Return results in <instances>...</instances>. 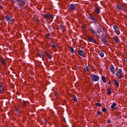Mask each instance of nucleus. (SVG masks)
Here are the masks:
<instances>
[{"label": "nucleus", "instance_id": "21", "mask_svg": "<svg viewBox=\"0 0 127 127\" xmlns=\"http://www.w3.org/2000/svg\"><path fill=\"white\" fill-rule=\"evenodd\" d=\"M46 55L48 57V58L49 59H51V56H50V54L48 52H46Z\"/></svg>", "mask_w": 127, "mask_h": 127}, {"label": "nucleus", "instance_id": "15", "mask_svg": "<svg viewBox=\"0 0 127 127\" xmlns=\"http://www.w3.org/2000/svg\"><path fill=\"white\" fill-rule=\"evenodd\" d=\"M117 106V103H114L112 105H111V108L112 109V111H115L116 110V106Z\"/></svg>", "mask_w": 127, "mask_h": 127}, {"label": "nucleus", "instance_id": "22", "mask_svg": "<svg viewBox=\"0 0 127 127\" xmlns=\"http://www.w3.org/2000/svg\"><path fill=\"white\" fill-rule=\"evenodd\" d=\"M114 83H115V85H116V86H117V87H119V86H120V83H119V82H118V80L115 79Z\"/></svg>", "mask_w": 127, "mask_h": 127}, {"label": "nucleus", "instance_id": "8", "mask_svg": "<svg viewBox=\"0 0 127 127\" xmlns=\"http://www.w3.org/2000/svg\"><path fill=\"white\" fill-rule=\"evenodd\" d=\"M110 70L111 72L112 73L113 75H115V67H114V65L111 64Z\"/></svg>", "mask_w": 127, "mask_h": 127}, {"label": "nucleus", "instance_id": "39", "mask_svg": "<svg viewBox=\"0 0 127 127\" xmlns=\"http://www.w3.org/2000/svg\"><path fill=\"white\" fill-rule=\"evenodd\" d=\"M24 105L25 106V102H24Z\"/></svg>", "mask_w": 127, "mask_h": 127}, {"label": "nucleus", "instance_id": "14", "mask_svg": "<svg viewBox=\"0 0 127 127\" xmlns=\"http://www.w3.org/2000/svg\"><path fill=\"white\" fill-rule=\"evenodd\" d=\"M88 39L90 41V42H92V43H94L95 40H94V38H92V37H88Z\"/></svg>", "mask_w": 127, "mask_h": 127}, {"label": "nucleus", "instance_id": "19", "mask_svg": "<svg viewBox=\"0 0 127 127\" xmlns=\"http://www.w3.org/2000/svg\"><path fill=\"white\" fill-rule=\"evenodd\" d=\"M47 27L49 28V31H52V29H53V27L50 26L48 24L47 25Z\"/></svg>", "mask_w": 127, "mask_h": 127}, {"label": "nucleus", "instance_id": "34", "mask_svg": "<svg viewBox=\"0 0 127 127\" xmlns=\"http://www.w3.org/2000/svg\"><path fill=\"white\" fill-rule=\"evenodd\" d=\"M97 115H98V116H100V115H101V112L98 111L97 112Z\"/></svg>", "mask_w": 127, "mask_h": 127}, {"label": "nucleus", "instance_id": "13", "mask_svg": "<svg viewBox=\"0 0 127 127\" xmlns=\"http://www.w3.org/2000/svg\"><path fill=\"white\" fill-rule=\"evenodd\" d=\"M117 8H118V9H120V10L125 9V7L122 5H117Z\"/></svg>", "mask_w": 127, "mask_h": 127}, {"label": "nucleus", "instance_id": "9", "mask_svg": "<svg viewBox=\"0 0 127 127\" xmlns=\"http://www.w3.org/2000/svg\"><path fill=\"white\" fill-rule=\"evenodd\" d=\"M78 54L81 56V57H85V52L83 51L79 50L78 51Z\"/></svg>", "mask_w": 127, "mask_h": 127}, {"label": "nucleus", "instance_id": "25", "mask_svg": "<svg viewBox=\"0 0 127 127\" xmlns=\"http://www.w3.org/2000/svg\"><path fill=\"white\" fill-rule=\"evenodd\" d=\"M69 48L71 53H75V50H74L73 47H70Z\"/></svg>", "mask_w": 127, "mask_h": 127}, {"label": "nucleus", "instance_id": "37", "mask_svg": "<svg viewBox=\"0 0 127 127\" xmlns=\"http://www.w3.org/2000/svg\"><path fill=\"white\" fill-rule=\"evenodd\" d=\"M111 120H108V124H111Z\"/></svg>", "mask_w": 127, "mask_h": 127}, {"label": "nucleus", "instance_id": "11", "mask_svg": "<svg viewBox=\"0 0 127 127\" xmlns=\"http://www.w3.org/2000/svg\"><path fill=\"white\" fill-rule=\"evenodd\" d=\"M113 40L115 42H117V43H120V42H121L120 39H119V37H113Z\"/></svg>", "mask_w": 127, "mask_h": 127}, {"label": "nucleus", "instance_id": "30", "mask_svg": "<svg viewBox=\"0 0 127 127\" xmlns=\"http://www.w3.org/2000/svg\"><path fill=\"white\" fill-rule=\"evenodd\" d=\"M96 106L97 107H101L102 106V104H101V103H97L96 104Z\"/></svg>", "mask_w": 127, "mask_h": 127}, {"label": "nucleus", "instance_id": "7", "mask_svg": "<svg viewBox=\"0 0 127 127\" xmlns=\"http://www.w3.org/2000/svg\"><path fill=\"white\" fill-rule=\"evenodd\" d=\"M69 9L71 10H75L76 9V4H70L69 5Z\"/></svg>", "mask_w": 127, "mask_h": 127}, {"label": "nucleus", "instance_id": "17", "mask_svg": "<svg viewBox=\"0 0 127 127\" xmlns=\"http://www.w3.org/2000/svg\"><path fill=\"white\" fill-rule=\"evenodd\" d=\"M91 32H92V33H93V34H94V35H95V36H98V34L97 33V32H96V31L95 30H94V29H91Z\"/></svg>", "mask_w": 127, "mask_h": 127}, {"label": "nucleus", "instance_id": "24", "mask_svg": "<svg viewBox=\"0 0 127 127\" xmlns=\"http://www.w3.org/2000/svg\"><path fill=\"white\" fill-rule=\"evenodd\" d=\"M102 81H103V83H106L107 80H106V77L105 76L102 77Z\"/></svg>", "mask_w": 127, "mask_h": 127}, {"label": "nucleus", "instance_id": "27", "mask_svg": "<svg viewBox=\"0 0 127 127\" xmlns=\"http://www.w3.org/2000/svg\"><path fill=\"white\" fill-rule=\"evenodd\" d=\"M95 11L97 12V13H100V9L98 8H95Z\"/></svg>", "mask_w": 127, "mask_h": 127}, {"label": "nucleus", "instance_id": "5", "mask_svg": "<svg viewBox=\"0 0 127 127\" xmlns=\"http://www.w3.org/2000/svg\"><path fill=\"white\" fill-rule=\"evenodd\" d=\"M113 28L115 31V32L118 34V35H120L121 34V32H120V29H119V27H118V26L116 25H113Z\"/></svg>", "mask_w": 127, "mask_h": 127}, {"label": "nucleus", "instance_id": "12", "mask_svg": "<svg viewBox=\"0 0 127 127\" xmlns=\"http://www.w3.org/2000/svg\"><path fill=\"white\" fill-rule=\"evenodd\" d=\"M0 61L1 64H2L3 65H5V64H6V61H5L4 59L1 58L0 59Z\"/></svg>", "mask_w": 127, "mask_h": 127}, {"label": "nucleus", "instance_id": "2", "mask_svg": "<svg viewBox=\"0 0 127 127\" xmlns=\"http://www.w3.org/2000/svg\"><path fill=\"white\" fill-rule=\"evenodd\" d=\"M90 77L93 82H98V81L100 80V76L96 75L95 74H91L90 75Z\"/></svg>", "mask_w": 127, "mask_h": 127}, {"label": "nucleus", "instance_id": "18", "mask_svg": "<svg viewBox=\"0 0 127 127\" xmlns=\"http://www.w3.org/2000/svg\"><path fill=\"white\" fill-rule=\"evenodd\" d=\"M101 40L104 43V44H107V42H106V38H101Z\"/></svg>", "mask_w": 127, "mask_h": 127}, {"label": "nucleus", "instance_id": "38", "mask_svg": "<svg viewBox=\"0 0 127 127\" xmlns=\"http://www.w3.org/2000/svg\"><path fill=\"white\" fill-rule=\"evenodd\" d=\"M56 97H58V94H56Z\"/></svg>", "mask_w": 127, "mask_h": 127}, {"label": "nucleus", "instance_id": "33", "mask_svg": "<svg viewBox=\"0 0 127 127\" xmlns=\"http://www.w3.org/2000/svg\"><path fill=\"white\" fill-rule=\"evenodd\" d=\"M46 37H47V38H49V37H50V34H49V33L47 34Z\"/></svg>", "mask_w": 127, "mask_h": 127}, {"label": "nucleus", "instance_id": "20", "mask_svg": "<svg viewBox=\"0 0 127 127\" xmlns=\"http://www.w3.org/2000/svg\"><path fill=\"white\" fill-rule=\"evenodd\" d=\"M97 32L99 34H101V33L102 32V28L100 27L98 28Z\"/></svg>", "mask_w": 127, "mask_h": 127}, {"label": "nucleus", "instance_id": "36", "mask_svg": "<svg viewBox=\"0 0 127 127\" xmlns=\"http://www.w3.org/2000/svg\"><path fill=\"white\" fill-rule=\"evenodd\" d=\"M101 38H105V37H104V34H101Z\"/></svg>", "mask_w": 127, "mask_h": 127}, {"label": "nucleus", "instance_id": "23", "mask_svg": "<svg viewBox=\"0 0 127 127\" xmlns=\"http://www.w3.org/2000/svg\"><path fill=\"white\" fill-rule=\"evenodd\" d=\"M72 98L74 102H77L78 101V100L77 99V97L75 95H73L72 96Z\"/></svg>", "mask_w": 127, "mask_h": 127}, {"label": "nucleus", "instance_id": "1", "mask_svg": "<svg viewBox=\"0 0 127 127\" xmlns=\"http://www.w3.org/2000/svg\"><path fill=\"white\" fill-rule=\"evenodd\" d=\"M16 2H17V5L21 8V5H23L25 3V0H15Z\"/></svg>", "mask_w": 127, "mask_h": 127}, {"label": "nucleus", "instance_id": "32", "mask_svg": "<svg viewBox=\"0 0 127 127\" xmlns=\"http://www.w3.org/2000/svg\"><path fill=\"white\" fill-rule=\"evenodd\" d=\"M108 92H107V94L110 95V94H111V93H112V91L110 90L109 89H108Z\"/></svg>", "mask_w": 127, "mask_h": 127}, {"label": "nucleus", "instance_id": "4", "mask_svg": "<svg viewBox=\"0 0 127 127\" xmlns=\"http://www.w3.org/2000/svg\"><path fill=\"white\" fill-rule=\"evenodd\" d=\"M44 18L46 19H53V15L47 13V14L44 15Z\"/></svg>", "mask_w": 127, "mask_h": 127}, {"label": "nucleus", "instance_id": "35", "mask_svg": "<svg viewBox=\"0 0 127 127\" xmlns=\"http://www.w3.org/2000/svg\"><path fill=\"white\" fill-rule=\"evenodd\" d=\"M57 45L56 44H54L52 46V47H53V48H55V47H56Z\"/></svg>", "mask_w": 127, "mask_h": 127}, {"label": "nucleus", "instance_id": "28", "mask_svg": "<svg viewBox=\"0 0 127 127\" xmlns=\"http://www.w3.org/2000/svg\"><path fill=\"white\" fill-rule=\"evenodd\" d=\"M38 56L40 58H42V59H43V55H42V54L41 53H39L38 54Z\"/></svg>", "mask_w": 127, "mask_h": 127}, {"label": "nucleus", "instance_id": "6", "mask_svg": "<svg viewBox=\"0 0 127 127\" xmlns=\"http://www.w3.org/2000/svg\"><path fill=\"white\" fill-rule=\"evenodd\" d=\"M5 19L6 20V21H8V22L11 21V22H13V21L14 20V19H13L12 17L9 16H6L5 17Z\"/></svg>", "mask_w": 127, "mask_h": 127}, {"label": "nucleus", "instance_id": "3", "mask_svg": "<svg viewBox=\"0 0 127 127\" xmlns=\"http://www.w3.org/2000/svg\"><path fill=\"white\" fill-rule=\"evenodd\" d=\"M117 76L119 79H122L123 78V70L122 69H119L118 70L117 74H116Z\"/></svg>", "mask_w": 127, "mask_h": 127}, {"label": "nucleus", "instance_id": "10", "mask_svg": "<svg viewBox=\"0 0 127 127\" xmlns=\"http://www.w3.org/2000/svg\"><path fill=\"white\" fill-rule=\"evenodd\" d=\"M88 18L90 20H93L94 21H97V19H96L95 16H93L92 15H89Z\"/></svg>", "mask_w": 127, "mask_h": 127}, {"label": "nucleus", "instance_id": "16", "mask_svg": "<svg viewBox=\"0 0 127 127\" xmlns=\"http://www.w3.org/2000/svg\"><path fill=\"white\" fill-rule=\"evenodd\" d=\"M99 53V55H100V56L103 58V57H104V56H105V54H104V52H103V51H100L98 52Z\"/></svg>", "mask_w": 127, "mask_h": 127}, {"label": "nucleus", "instance_id": "26", "mask_svg": "<svg viewBox=\"0 0 127 127\" xmlns=\"http://www.w3.org/2000/svg\"><path fill=\"white\" fill-rule=\"evenodd\" d=\"M0 91L1 92V93H3V92H4V90H3V87H2V86L0 85Z\"/></svg>", "mask_w": 127, "mask_h": 127}, {"label": "nucleus", "instance_id": "31", "mask_svg": "<svg viewBox=\"0 0 127 127\" xmlns=\"http://www.w3.org/2000/svg\"><path fill=\"white\" fill-rule=\"evenodd\" d=\"M102 111V112L105 113V112H107V108H103Z\"/></svg>", "mask_w": 127, "mask_h": 127}, {"label": "nucleus", "instance_id": "29", "mask_svg": "<svg viewBox=\"0 0 127 127\" xmlns=\"http://www.w3.org/2000/svg\"><path fill=\"white\" fill-rule=\"evenodd\" d=\"M85 68L87 71H90V66H85Z\"/></svg>", "mask_w": 127, "mask_h": 127}]
</instances>
